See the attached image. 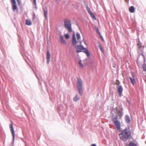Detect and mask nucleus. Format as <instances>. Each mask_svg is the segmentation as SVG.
Segmentation results:
<instances>
[{"label":"nucleus","instance_id":"2","mask_svg":"<svg viewBox=\"0 0 146 146\" xmlns=\"http://www.w3.org/2000/svg\"><path fill=\"white\" fill-rule=\"evenodd\" d=\"M131 132L129 129L126 128L119 135L120 139L122 141L127 139L131 136Z\"/></svg>","mask_w":146,"mask_h":146},{"label":"nucleus","instance_id":"9","mask_svg":"<svg viewBox=\"0 0 146 146\" xmlns=\"http://www.w3.org/2000/svg\"><path fill=\"white\" fill-rule=\"evenodd\" d=\"M50 54L49 50L48 49L47 50L46 56L47 63L48 64L50 62Z\"/></svg>","mask_w":146,"mask_h":146},{"label":"nucleus","instance_id":"13","mask_svg":"<svg viewBox=\"0 0 146 146\" xmlns=\"http://www.w3.org/2000/svg\"><path fill=\"white\" fill-rule=\"evenodd\" d=\"M129 11L131 13H133L134 12L135 9L133 6L130 7L129 9Z\"/></svg>","mask_w":146,"mask_h":146},{"label":"nucleus","instance_id":"15","mask_svg":"<svg viewBox=\"0 0 146 146\" xmlns=\"http://www.w3.org/2000/svg\"><path fill=\"white\" fill-rule=\"evenodd\" d=\"M60 40L61 42L63 43V44H66V42L65 40H64L63 37L62 35H61L60 36Z\"/></svg>","mask_w":146,"mask_h":146},{"label":"nucleus","instance_id":"31","mask_svg":"<svg viewBox=\"0 0 146 146\" xmlns=\"http://www.w3.org/2000/svg\"><path fill=\"white\" fill-rule=\"evenodd\" d=\"M97 32H98V33H99V32H100L98 30V28H97Z\"/></svg>","mask_w":146,"mask_h":146},{"label":"nucleus","instance_id":"16","mask_svg":"<svg viewBox=\"0 0 146 146\" xmlns=\"http://www.w3.org/2000/svg\"><path fill=\"white\" fill-rule=\"evenodd\" d=\"M26 24L27 25L30 26L32 25V23L31 21L29 19L26 20Z\"/></svg>","mask_w":146,"mask_h":146},{"label":"nucleus","instance_id":"32","mask_svg":"<svg viewBox=\"0 0 146 146\" xmlns=\"http://www.w3.org/2000/svg\"><path fill=\"white\" fill-rule=\"evenodd\" d=\"M98 34L99 36H102L101 35V34L100 33V32H99V33H98Z\"/></svg>","mask_w":146,"mask_h":146},{"label":"nucleus","instance_id":"21","mask_svg":"<svg viewBox=\"0 0 146 146\" xmlns=\"http://www.w3.org/2000/svg\"><path fill=\"white\" fill-rule=\"evenodd\" d=\"M142 68L143 70V71L146 72V64H143L142 65Z\"/></svg>","mask_w":146,"mask_h":146},{"label":"nucleus","instance_id":"3","mask_svg":"<svg viewBox=\"0 0 146 146\" xmlns=\"http://www.w3.org/2000/svg\"><path fill=\"white\" fill-rule=\"evenodd\" d=\"M64 24L65 27L68 30V32L69 33L71 32L72 31V30L70 21L67 19L65 20Z\"/></svg>","mask_w":146,"mask_h":146},{"label":"nucleus","instance_id":"14","mask_svg":"<svg viewBox=\"0 0 146 146\" xmlns=\"http://www.w3.org/2000/svg\"><path fill=\"white\" fill-rule=\"evenodd\" d=\"M125 119L127 123H129L130 121V117L128 115H126L125 117Z\"/></svg>","mask_w":146,"mask_h":146},{"label":"nucleus","instance_id":"11","mask_svg":"<svg viewBox=\"0 0 146 146\" xmlns=\"http://www.w3.org/2000/svg\"><path fill=\"white\" fill-rule=\"evenodd\" d=\"M123 88L121 86V85H119V86L118 89V92L119 94V96L120 97H121L122 95V93L123 91Z\"/></svg>","mask_w":146,"mask_h":146},{"label":"nucleus","instance_id":"30","mask_svg":"<svg viewBox=\"0 0 146 146\" xmlns=\"http://www.w3.org/2000/svg\"><path fill=\"white\" fill-rule=\"evenodd\" d=\"M91 146H97L95 144H92Z\"/></svg>","mask_w":146,"mask_h":146},{"label":"nucleus","instance_id":"24","mask_svg":"<svg viewBox=\"0 0 146 146\" xmlns=\"http://www.w3.org/2000/svg\"><path fill=\"white\" fill-rule=\"evenodd\" d=\"M116 82H117L116 83V84L117 85H119L120 83L119 81L118 80H116Z\"/></svg>","mask_w":146,"mask_h":146},{"label":"nucleus","instance_id":"12","mask_svg":"<svg viewBox=\"0 0 146 146\" xmlns=\"http://www.w3.org/2000/svg\"><path fill=\"white\" fill-rule=\"evenodd\" d=\"M87 11L91 15L92 18L94 19L95 20L96 19V18L94 15L93 14V13L90 11V9L88 7L87 8Z\"/></svg>","mask_w":146,"mask_h":146},{"label":"nucleus","instance_id":"10","mask_svg":"<svg viewBox=\"0 0 146 146\" xmlns=\"http://www.w3.org/2000/svg\"><path fill=\"white\" fill-rule=\"evenodd\" d=\"M132 76L133 77H129V79L130 80L131 82V83L133 85V86L134 85V84L135 83V78L134 77V75L133 74L132 75Z\"/></svg>","mask_w":146,"mask_h":146},{"label":"nucleus","instance_id":"7","mask_svg":"<svg viewBox=\"0 0 146 146\" xmlns=\"http://www.w3.org/2000/svg\"><path fill=\"white\" fill-rule=\"evenodd\" d=\"M11 3L12 4V9L14 12L15 10L18 11L16 5V3L15 0H11Z\"/></svg>","mask_w":146,"mask_h":146},{"label":"nucleus","instance_id":"33","mask_svg":"<svg viewBox=\"0 0 146 146\" xmlns=\"http://www.w3.org/2000/svg\"><path fill=\"white\" fill-rule=\"evenodd\" d=\"M142 47H143V48H144V46H143Z\"/></svg>","mask_w":146,"mask_h":146},{"label":"nucleus","instance_id":"6","mask_svg":"<svg viewBox=\"0 0 146 146\" xmlns=\"http://www.w3.org/2000/svg\"><path fill=\"white\" fill-rule=\"evenodd\" d=\"M82 80L80 78H78L77 82V88H82Z\"/></svg>","mask_w":146,"mask_h":146},{"label":"nucleus","instance_id":"29","mask_svg":"<svg viewBox=\"0 0 146 146\" xmlns=\"http://www.w3.org/2000/svg\"><path fill=\"white\" fill-rule=\"evenodd\" d=\"M99 47H100V49L102 51V47L100 45H99Z\"/></svg>","mask_w":146,"mask_h":146},{"label":"nucleus","instance_id":"18","mask_svg":"<svg viewBox=\"0 0 146 146\" xmlns=\"http://www.w3.org/2000/svg\"><path fill=\"white\" fill-rule=\"evenodd\" d=\"M82 88H77L80 95H82L83 93V92L82 90Z\"/></svg>","mask_w":146,"mask_h":146},{"label":"nucleus","instance_id":"19","mask_svg":"<svg viewBox=\"0 0 146 146\" xmlns=\"http://www.w3.org/2000/svg\"><path fill=\"white\" fill-rule=\"evenodd\" d=\"M129 146H137V144L132 142H130L129 144Z\"/></svg>","mask_w":146,"mask_h":146},{"label":"nucleus","instance_id":"28","mask_svg":"<svg viewBox=\"0 0 146 146\" xmlns=\"http://www.w3.org/2000/svg\"><path fill=\"white\" fill-rule=\"evenodd\" d=\"M33 2L35 5H36V0H33Z\"/></svg>","mask_w":146,"mask_h":146},{"label":"nucleus","instance_id":"27","mask_svg":"<svg viewBox=\"0 0 146 146\" xmlns=\"http://www.w3.org/2000/svg\"><path fill=\"white\" fill-rule=\"evenodd\" d=\"M17 0V2H18V4L19 5H20L21 4V3H20V0Z\"/></svg>","mask_w":146,"mask_h":146},{"label":"nucleus","instance_id":"26","mask_svg":"<svg viewBox=\"0 0 146 146\" xmlns=\"http://www.w3.org/2000/svg\"><path fill=\"white\" fill-rule=\"evenodd\" d=\"M100 37L101 40H102V41H104V40L103 38L102 37V36H100Z\"/></svg>","mask_w":146,"mask_h":146},{"label":"nucleus","instance_id":"1","mask_svg":"<svg viewBox=\"0 0 146 146\" xmlns=\"http://www.w3.org/2000/svg\"><path fill=\"white\" fill-rule=\"evenodd\" d=\"M76 39L74 33L72 35V43L76 49V51L77 53H79L82 51L85 53L87 56L89 57L90 56V53L86 48H84L82 45V42L80 40V34L77 33L76 34Z\"/></svg>","mask_w":146,"mask_h":146},{"label":"nucleus","instance_id":"25","mask_svg":"<svg viewBox=\"0 0 146 146\" xmlns=\"http://www.w3.org/2000/svg\"><path fill=\"white\" fill-rule=\"evenodd\" d=\"M79 64L80 65V66L82 67H83V65H82V64L81 63V62H79Z\"/></svg>","mask_w":146,"mask_h":146},{"label":"nucleus","instance_id":"22","mask_svg":"<svg viewBox=\"0 0 146 146\" xmlns=\"http://www.w3.org/2000/svg\"><path fill=\"white\" fill-rule=\"evenodd\" d=\"M137 45L138 47H139V48H141L142 47L141 44L140 43L139 41V43L137 44Z\"/></svg>","mask_w":146,"mask_h":146},{"label":"nucleus","instance_id":"20","mask_svg":"<svg viewBox=\"0 0 146 146\" xmlns=\"http://www.w3.org/2000/svg\"><path fill=\"white\" fill-rule=\"evenodd\" d=\"M43 9L44 10V17H45L46 19L47 18V14L48 13L47 11V10H45L43 8Z\"/></svg>","mask_w":146,"mask_h":146},{"label":"nucleus","instance_id":"5","mask_svg":"<svg viewBox=\"0 0 146 146\" xmlns=\"http://www.w3.org/2000/svg\"><path fill=\"white\" fill-rule=\"evenodd\" d=\"M122 109L120 108L117 107L116 109L115 113L116 116L117 117V119L120 118L122 116Z\"/></svg>","mask_w":146,"mask_h":146},{"label":"nucleus","instance_id":"23","mask_svg":"<svg viewBox=\"0 0 146 146\" xmlns=\"http://www.w3.org/2000/svg\"><path fill=\"white\" fill-rule=\"evenodd\" d=\"M65 38L66 39H68L69 38V36L68 34H65L64 35Z\"/></svg>","mask_w":146,"mask_h":146},{"label":"nucleus","instance_id":"17","mask_svg":"<svg viewBox=\"0 0 146 146\" xmlns=\"http://www.w3.org/2000/svg\"><path fill=\"white\" fill-rule=\"evenodd\" d=\"M79 99V98L78 96L76 95L75 97L73 98V100L74 101H76Z\"/></svg>","mask_w":146,"mask_h":146},{"label":"nucleus","instance_id":"4","mask_svg":"<svg viewBox=\"0 0 146 146\" xmlns=\"http://www.w3.org/2000/svg\"><path fill=\"white\" fill-rule=\"evenodd\" d=\"M112 120L117 129L118 130H120L121 129V123L117 119V117L113 118Z\"/></svg>","mask_w":146,"mask_h":146},{"label":"nucleus","instance_id":"8","mask_svg":"<svg viewBox=\"0 0 146 146\" xmlns=\"http://www.w3.org/2000/svg\"><path fill=\"white\" fill-rule=\"evenodd\" d=\"M10 128V130L11 131V133L13 137V141L14 142L15 137V132L14 130V129L13 127V124L11 123L9 125Z\"/></svg>","mask_w":146,"mask_h":146}]
</instances>
